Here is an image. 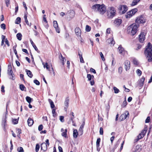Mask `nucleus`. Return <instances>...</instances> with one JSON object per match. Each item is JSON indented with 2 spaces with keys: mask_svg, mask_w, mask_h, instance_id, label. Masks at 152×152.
<instances>
[{
  "mask_svg": "<svg viewBox=\"0 0 152 152\" xmlns=\"http://www.w3.org/2000/svg\"><path fill=\"white\" fill-rule=\"evenodd\" d=\"M67 129H65L64 132L61 134V135L62 136L64 137H66L67 136Z\"/></svg>",
  "mask_w": 152,
  "mask_h": 152,
  "instance_id": "2f4dec72",
  "label": "nucleus"
},
{
  "mask_svg": "<svg viewBox=\"0 0 152 152\" xmlns=\"http://www.w3.org/2000/svg\"><path fill=\"white\" fill-rule=\"evenodd\" d=\"M53 25L54 27L55 28L56 31L58 33L60 32V30L58 27V25L57 21H53Z\"/></svg>",
  "mask_w": 152,
  "mask_h": 152,
  "instance_id": "f8f14e48",
  "label": "nucleus"
},
{
  "mask_svg": "<svg viewBox=\"0 0 152 152\" xmlns=\"http://www.w3.org/2000/svg\"><path fill=\"white\" fill-rule=\"evenodd\" d=\"M142 47V45H141L139 44L137 45V47L136 48V50H138L140 49Z\"/></svg>",
  "mask_w": 152,
  "mask_h": 152,
  "instance_id": "052dcab7",
  "label": "nucleus"
},
{
  "mask_svg": "<svg viewBox=\"0 0 152 152\" xmlns=\"http://www.w3.org/2000/svg\"><path fill=\"white\" fill-rule=\"evenodd\" d=\"M26 72L27 74L28 75V76H29L31 78L33 76V75L32 74L30 70L26 69Z\"/></svg>",
  "mask_w": 152,
  "mask_h": 152,
  "instance_id": "412c9836",
  "label": "nucleus"
},
{
  "mask_svg": "<svg viewBox=\"0 0 152 152\" xmlns=\"http://www.w3.org/2000/svg\"><path fill=\"white\" fill-rule=\"evenodd\" d=\"M140 146L137 145L136 146V150L134 151V152H139L140 151Z\"/></svg>",
  "mask_w": 152,
  "mask_h": 152,
  "instance_id": "58836bf2",
  "label": "nucleus"
},
{
  "mask_svg": "<svg viewBox=\"0 0 152 152\" xmlns=\"http://www.w3.org/2000/svg\"><path fill=\"white\" fill-rule=\"evenodd\" d=\"M139 2V0H133L131 4V5L132 6H134L136 5Z\"/></svg>",
  "mask_w": 152,
  "mask_h": 152,
  "instance_id": "c756f323",
  "label": "nucleus"
},
{
  "mask_svg": "<svg viewBox=\"0 0 152 152\" xmlns=\"http://www.w3.org/2000/svg\"><path fill=\"white\" fill-rule=\"evenodd\" d=\"M78 132L77 129H74L73 132V136L75 138H76L77 137Z\"/></svg>",
  "mask_w": 152,
  "mask_h": 152,
  "instance_id": "b1692460",
  "label": "nucleus"
},
{
  "mask_svg": "<svg viewBox=\"0 0 152 152\" xmlns=\"http://www.w3.org/2000/svg\"><path fill=\"white\" fill-rule=\"evenodd\" d=\"M144 135L143 134H142L141 133L139 134V135L137 136V138L135 140V142H137L140 139H141L142 138L144 137Z\"/></svg>",
  "mask_w": 152,
  "mask_h": 152,
  "instance_id": "a878e982",
  "label": "nucleus"
},
{
  "mask_svg": "<svg viewBox=\"0 0 152 152\" xmlns=\"http://www.w3.org/2000/svg\"><path fill=\"white\" fill-rule=\"evenodd\" d=\"M87 77L88 78V80H91L92 78L91 75L90 74H88L87 75Z\"/></svg>",
  "mask_w": 152,
  "mask_h": 152,
  "instance_id": "5fc2aeb1",
  "label": "nucleus"
},
{
  "mask_svg": "<svg viewBox=\"0 0 152 152\" xmlns=\"http://www.w3.org/2000/svg\"><path fill=\"white\" fill-rule=\"evenodd\" d=\"M22 35L20 33H18L16 35L17 39L19 40H21L22 39Z\"/></svg>",
  "mask_w": 152,
  "mask_h": 152,
  "instance_id": "c85d7f7f",
  "label": "nucleus"
},
{
  "mask_svg": "<svg viewBox=\"0 0 152 152\" xmlns=\"http://www.w3.org/2000/svg\"><path fill=\"white\" fill-rule=\"evenodd\" d=\"M127 104V102L126 101V99L123 102V104L122 105V107H125Z\"/></svg>",
  "mask_w": 152,
  "mask_h": 152,
  "instance_id": "a19ab883",
  "label": "nucleus"
},
{
  "mask_svg": "<svg viewBox=\"0 0 152 152\" xmlns=\"http://www.w3.org/2000/svg\"><path fill=\"white\" fill-rule=\"evenodd\" d=\"M41 149L44 151H46L47 149V146L45 143H42L41 145Z\"/></svg>",
  "mask_w": 152,
  "mask_h": 152,
  "instance_id": "a211bd4d",
  "label": "nucleus"
},
{
  "mask_svg": "<svg viewBox=\"0 0 152 152\" xmlns=\"http://www.w3.org/2000/svg\"><path fill=\"white\" fill-rule=\"evenodd\" d=\"M12 122L13 124H16L18 123V119H12Z\"/></svg>",
  "mask_w": 152,
  "mask_h": 152,
  "instance_id": "e433bc0d",
  "label": "nucleus"
},
{
  "mask_svg": "<svg viewBox=\"0 0 152 152\" xmlns=\"http://www.w3.org/2000/svg\"><path fill=\"white\" fill-rule=\"evenodd\" d=\"M6 6L7 7L9 6L10 4V0H5Z\"/></svg>",
  "mask_w": 152,
  "mask_h": 152,
  "instance_id": "13d9d810",
  "label": "nucleus"
},
{
  "mask_svg": "<svg viewBox=\"0 0 152 152\" xmlns=\"http://www.w3.org/2000/svg\"><path fill=\"white\" fill-rule=\"evenodd\" d=\"M107 16L109 18H113L115 15L116 11L113 7H110L108 8L107 10Z\"/></svg>",
  "mask_w": 152,
  "mask_h": 152,
  "instance_id": "20e7f679",
  "label": "nucleus"
},
{
  "mask_svg": "<svg viewBox=\"0 0 152 152\" xmlns=\"http://www.w3.org/2000/svg\"><path fill=\"white\" fill-rule=\"evenodd\" d=\"M145 78L144 77H142L139 81V85L140 87L142 86L144 84Z\"/></svg>",
  "mask_w": 152,
  "mask_h": 152,
  "instance_id": "6ab92c4d",
  "label": "nucleus"
},
{
  "mask_svg": "<svg viewBox=\"0 0 152 152\" xmlns=\"http://www.w3.org/2000/svg\"><path fill=\"white\" fill-rule=\"evenodd\" d=\"M49 102L50 105V107L52 109H53L55 107V105L53 101L50 99H49L48 100Z\"/></svg>",
  "mask_w": 152,
  "mask_h": 152,
  "instance_id": "393cba45",
  "label": "nucleus"
},
{
  "mask_svg": "<svg viewBox=\"0 0 152 152\" xmlns=\"http://www.w3.org/2000/svg\"><path fill=\"white\" fill-rule=\"evenodd\" d=\"M35 50L37 51L38 52H39V50H38V49L36 47V46L35 45H34L32 46Z\"/></svg>",
  "mask_w": 152,
  "mask_h": 152,
  "instance_id": "0e129e2a",
  "label": "nucleus"
},
{
  "mask_svg": "<svg viewBox=\"0 0 152 152\" xmlns=\"http://www.w3.org/2000/svg\"><path fill=\"white\" fill-rule=\"evenodd\" d=\"M27 122L28 126H31L33 124L34 121L31 118H29L27 120Z\"/></svg>",
  "mask_w": 152,
  "mask_h": 152,
  "instance_id": "aec40b11",
  "label": "nucleus"
},
{
  "mask_svg": "<svg viewBox=\"0 0 152 152\" xmlns=\"http://www.w3.org/2000/svg\"><path fill=\"white\" fill-rule=\"evenodd\" d=\"M133 64L134 65H137L138 64V63L137 62V61L136 59H133Z\"/></svg>",
  "mask_w": 152,
  "mask_h": 152,
  "instance_id": "6e6d98bb",
  "label": "nucleus"
},
{
  "mask_svg": "<svg viewBox=\"0 0 152 152\" xmlns=\"http://www.w3.org/2000/svg\"><path fill=\"white\" fill-rule=\"evenodd\" d=\"M17 151L19 152H23L24 150L22 147H19L18 148Z\"/></svg>",
  "mask_w": 152,
  "mask_h": 152,
  "instance_id": "79ce46f5",
  "label": "nucleus"
},
{
  "mask_svg": "<svg viewBox=\"0 0 152 152\" xmlns=\"http://www.w3.org/2000/svg\"><path fill=\"white\" fill-rule=\"evenodd\" d=\"M43 128V126L41 124L39 125L38 126V130L39 131H41L42 130Z\"/></svg>",
  "mask_w": 152,
  "mask_h": 152,
  "instance_id": "09e8293b",
  "label": "nucleus"
},
{
  "mask_svg": "<svg viewBox=\"0 0 152 152\" xmlns=\"http://www.w3.org/2000/svg\"><path fill=\"white\" fill-rule=\"evenodd\" d=\"M137 9L135 8L129 11L127 13L126 15H125L126 18H131L133 16V15H134L136 12H137Z\"/></svg>",
  "mask_w": 152,
  "mask_h": 152,
  "instance_id": "423d86ee",
  "label": "nucleus"
},
{
  "mask_svg": "<svg viewBox=\"0 0 152 152\" xmlns=\"http://www.w3.org/2000/svg\"><path fill=\"white\" fill-rule=\"evenodd\" d=\"M59 58L60 60H61L62 64L64 65V62L66 61V59H65L64 57H63L62 55L61 54L59 56Z\"/></svg>",
  "mask_w": 152,
  "mask_h": 152,
  "instance_id": "4be33fe9",
  "label": "nucleus"
},
{
  "mask_svg": "<svg viewBox=\"0 0 152 152\" xmlns=\"http://www.w3.org/2000/svg\"><path fill=\"white\" fill-rule=\"evenodd\" d=\"M147 130L146 129H144V130H143L141 133L142 134H143L144 135V136L145 135V133L146 132Z\"/></svg>",
  "mask_w": 152,
  "mask_h": 152,
  "instance_id": "4d7b16f0",
  "label": "nucleus"
},
{
  "mask_svg": "<svg viewBox=\"0 0 152 152\" xmlns=\"http://www.w3.org/2000/svg\"><path fill=\"white\" fill-rule=\"evenodd\" d=\"M91 29V27L87 25L86 27V31H89Z\"/></svg>",
  "mask_w": 152,
  "mask_h": 152,
  "instance_id": "4c0bfd02",
  "label": "nucleus"
},
{
  "mask_svg": "<svg viewBox=\"0 0 152 152\" xmlns=\"http://www.w3.org/2000/svg\"><path fill=\"white\" fill-rule=\"evenodd\" d=\"M138 26L133 23L129 26L127 28V33L131 35H134L137 32Z\"/></svg>",
  "mask_w": 152,
  "mask_h": 152,
  "instance_id": "7ed1b4c3",
  "label": "nucleus"
},
{
  "mask_svg": "<svg viewBox=\"0 0 152 152\" xmlns=\"http://www.w3.org/2000/svg\"><path fill=\"white\" fill-rule=\"evenodd\" d=\"M34 82L37 85H39L40 84L39 82L37 80H34Z\"/></svg>",
  "mask_w": 152,
  "mask_h": 152,
  "instance_id": "49530a36",
  "label": "nucleus"
},
{
  "mask_svg": "<svg viewBox=\"0 0 152 152\" xmlns=\"http://www.w3.org/2000/svg\"><path fill=\"white\" fill-rule=\"evenodd\" d=\"M100 56L102 60L103 61H104V56L102 52H101L100 53Z\"/></svg>",
  "mask_w": 152,
  "mask_h": 152,
  "instance_id": "603ef678",
  "label": "nucleus"
},
{
  "mask_svg": "<svg viewBox=\"0 0 152 152\" xmlns=\"http://www.w3.org/2000/svg\"><path fill=\"white\" fill-rule=\"evenodd\" d=\"M4 86H2L1 87V91L2 92H5V91L4 90Z\"/></svg>",
  "mask_w": 152,
  "mask_h": 152,
  "instance_id": "69168bd1",
  "label": "nucleus"
},
{
  "mask_svg": "<svg viewBox=\"0 0 152 152\" xmlns=\"http://www.w3.org/2000/svg\"><path fill=\"white\" fill-rule=\"evenodd\" d=\"M8 74L11 76L10 77V78L12 80H14L15 78L14 77V74H13V71L11 65H9L8 66Z\"/></svg>",
  "mask_w": 152,
  "mask_h": 152,
  "instance_id": "6e6552de",
  "label": "nucleus"
},
{
  "mask_svg": "<svg viewBox=\"0 0 152 152\" xmlns=\"http://www.w3.org/2000/svg\"><path fill=\"white\" fill-rule=\"evenodd\" d=\"M58 148L60 152H63L62 148L61 146H59Z\"/></svg>",
  "mask_w": 152,
  "mask_h": 152,
  "instance_id": "774afa93",
  "label": "nucleus"
},
{
  "mask_svg": "<svg viewBox=\"0 0 152 152\" xmlns=\"http://www.w3.org/2000/svg\"><path fill=\"white\" fill-rule=\"evenodd\" d=\"M40 146L38 144H37L36 146L35 151L36 152H37Z\"/></svg>",
  "mask_w": 152,
  "mask_h": 152,
  "instance_id": "37998d69",
  "label": "nucleus"
},
{
  "mask_svg": "<svg viewBox=\"0 0 152 152\" xmlns=\"http://www.w3.org/2000/svg\"><path fill=\"white\" fill-rule=\"evenodd\" d=\"M119 13L120 14H124L128 10V7L126 5H120L118 8Z\"/></svg>",
  "mask_w": 152,
  "mask_h": 152,
  "instance_id": "39448f33",
  "label": "nucleus"
},
{
  "mask_svg": "<svg viewBox=\"0 0 152 152\" xmlns=\"http://www.w3.org/2000/svg\"><path fill=\"white\" fill-rule=\"evenodd\" d=\"M68 12H69L68 16L70 18H72L74 17L75 15L74 11L72 10H70Z\"/></svg>",
  "mask_w": 152,
  "mask_h": 152,
  "instance_id": "f3484780",
  "label": "nucleus"
},
{
  "mask_svg": "<svg viewBox=\"0 0 152 152\" xmlns=\"http://www.w3.org/2000/svg\"><path fill=\"white\" fill-rule=\"evenodd\" d=\"M150 121V118L149 117H148L146 119L145 122V123H149Z\"/></svg>",
  "mask_w": 152,
  "mask_h": 152,
  "instance_id": "680f3d73",
  "label": "nucleus"
},
{
  "mask_svg": "<svg viewBox=\"0 0 152 152\" xmlns=\"http://www.w3.org/2000/svg\"><path fill=\"white\" fill-rule=\"evenodd\" d=\"M90 71L91 72L94 73H96V72L94 69L93 68H91L90 69Z\"/></svg>",
  "mask_w": 152,
  "mask_h": 152,
  "instance_id": "e2e57ef3",
  "label": "nucleus"
},
{
  "mask_svg": "<svg viewBox=\"0 0 152 152\" xmlns=\"http://www.w3.org/2000/svg\"><path fill=\"white\" fill-rule=\"evenodd\" d=\"M107 42H109L110 44L114 45L115 44V41L113 40V38H109L107 39Z\"/></svg>",
  "mask_w": 152,
  "mask_h": 152,
  "instance_id": "bb28decb",
  "label": "nucleus"
},
{
  "mask_svg": "<svg viewBox=\"0 0 152 152\" xmlns=\"http://www.w3.org/2000/svg\"><path fill=\"white\" fill-rule=\"evenodd\" d=\"M120 141V140H118L117 141L116 143L114 145L113 147V151H114L115 149L118 147L119 145Z\"/></svg>",
  "mask_w": 152,
  "mask_h": 152,
  "instance_id": "5701e85b",
  "label": "nucleus"
},
{
  "mask_svg": "<svg viewBox=\"0 0 152 152\" xmlns=\"http://www.w3.org/2000/svg\"><path fill=\"white\" fill-rule=\"evenodd\" d=\"M21 18L19 17H18L15 20V23L17 24H19L20 22Z\"/></svg>",
  "mask_w": 152,
  "mask_h": 152,
  "instance_id": "473e14b6",
  "label": "nucleus"
},
{
  "mask_svg": "<svg viewBox=\"0 0 152 152\" xmlns=\"http://www.w3.org/2000/svg\"><path fill=\"white\" fill-rule=\"evenodd\" d=\"M32 98L28 96H27L26 97V101L29 104H30L32 100Z\"/></svg>",
  "mask_w": 152,
  "mask_h": 152,
  "instance_id": "7c9ffc66",
  "label": "nucleus"
},
{
  "mask_svg": "<svg viewBox=\"0 0 152 152\" xmlns=\"http://www.w3.org/2000/svg\"><path fill=\"white\" fill-rule=\"evenodd\" d=\"M100 138H98L97 139L96 142V145L99 146V143L100 142Z\"/></svg>",
  "mask_w": 152,
  "mask_h": 152,
  "instance_id": "c03bdc74",
  "label": "nucleus"
},
{
  "mask_svg": "<svg viewBox=\"0 0 152 152\" xmlns=\"http://www.w3.org/2000/svg\"><path fill=\"white\" fill-rule=\"evenodd\" d=\"M124 68L126 71L128 70L130 68V62L128 60H126L124 63Z\"/></svg>",
  "mask_w": 152,
  "mask_h": 152,
  "instance_id": "9d476101",
  "label": "nucleus"
},
{
  "mask_svg": "<svg viewBox=\"0 0 152 152\" xmlns=\"http://www.w3.org/2000/svg\"><path fill=\"white\" fill-rule=\"evenodd\" d=\"M1 27L4 30L6 29V26L4 23L1 24Z\"/></svg>",
  "mask_w": 152,
  "mask_h": 152,
  "instance_id": "de8ad7c7",
  "label": "nucleus"
},
{
  "mask_svg": "<svg viewBox=\"0 0 152 152\" xmlns=\"http://www.w3.org/2000/svg\"><path fill=\"white\" fill-rule=\"evenodd\" d=\"M5 42L8 46H10V44L9 43V41L7 39H5Z\"/></svg>",
  "mask_w": 152,
  "mask_h": 152,
  "instance_id": "338daca9",
  "label": "nucleus"
},
{
  "mask_svg": "<svg viewBox=\"0 0 152 152\" xmlns=\"http://www.w3.org/2000/svg\"><path fill=\"white\" fill-rule=\"evenodd\" d=\"M24 18L25 21V22L27 24V25L28 26H30L31 25V23H29L28 21V20H27V16L26 14L24 16Z\"/></svg>",
  "mask_w": 152,
  "mask_h": 152,
  "instance_id": "cd10ccee",
  "label": "nucleus"
},
{
  "mask_svg": "<svg viewBox=\"0 0 152 152\" xmlns=\"http://www.w3.org/2000/svg\"><path fill=\"white\" fill-rule=\"evenodd\" d=\"M136 73L137 75L139 76H140L142 74V72L139 69H137L136 70Z\"/></svg>",
  "mask_w": 152,
  "mask_h": 152,
  "instance_id": "ea45409f",
  "label": "nucleus"
},
{
  "mask_svg": "<svg viewBox=\"0 0 152 152\" xmlns=\"http://www.w3.org/2000/svg\"><path fill=\"white\" fill-rule=\"evenodd\" d=\"M146 56L149 62L152 61V46L150 43L149 42L146 47L145 51Z\"/></svg>",
  "mask_w": 152,
  "mask_h": 152,
  "instance_id": "f257e3e1",
  "label": "nucleus"
},
{
  "mask_svg": "<svg viewBox=\"0 0 152 152\" xmlns=\"http://www.w3.org/2000/svg\"><path fill=\"white\" fill-rule=\"evenodd\" d=\"M52 113L53 114V116L54 117H55L56 115V110L55 109H53L52 111Z\"/></svg>",
  "mask_w": 152,
  "mask_h": 152,
  "instance_id": "a18cd8bd",
  "label": "nucleus"
},
{
  "mask_svg": "<svg viewBox=\"0 0 152 152\" xmlns=\"http://www.w3.org/2000/svg\"><path fill=\"white\" fill-rule=\"evenodd\" d=\"M113 89L114 91V93L115 94L118 93L120 91L119 90L115 87H114Z\"/></svg>",
  "mask_w": 152,
  "mask_h": 152,
  "instance_id": "f704fd0d",
  "label": "nucleus"
},
{
  "mask_svg": "<svg viewBox=\"0 0 152 152\" xmlns=\"http://www.w3.org/2000/svg\"><path fill=\"white\" fill-rule=\"evenodd\" d=\"M118 49L119 51V53L122 55H124L125 53V51L124 50V48L122 47L121 45H119Z\"/></svg>",
  "mask_w": 152,
  "mask_h": 152,
  "instance_id": "4468645a",
  "label": "nucleus"
},
{
  "mask_svg": "<svg viewBox=\"0 0 152 152\" xmlns=\"http://www.w3.org/2000/svg\"><path fill=\"white\" fill-rule=\"evenodd\" d=\"M122 20L121 19H116L114 21L115 25L117 26H119L122 23Z\"/></svg>",
  "mask_w": 152,
  "mask_h": 152,
  "instance_id": "2eb2a0df",
  "label": "nucleus"
},
{
  "mask_svg": "<svg viewBox=\"0 0 152 152\" xmlns=\"http://www.w3.org/2000/svg\"><path fill=\"white\" fill-rule=\"evenodd\" d=\"M43 64L44 65V68H45V67H46L48 70L50 71V67L49 65H48L47 63H46L45 64H44V63H43Z\"/></svg>",
  "mask_w": 152,
  "mask_h": 152,
  "instance_id": "72a5a7b5",
  "label": "nucleus"
},
{
  "mask_svg": "<svg viewBox=\"0 0 152 152\" xmlns=\"http://www.w3.org/2000/svg\"><path fill=\"white\" fill-rule=\"evenodd\" d=\"M129 115L128 111H126L124 114H122L120 117V119L121 120L125 119L127 117V116Z\"/></svg>",
  "mask_w": 152,
  "mask_h": 152,
  "instance_id": "ddd939ff",
  "label": "nucleus"
},
{
  "mask_svg": "<svg viewBox=\"0 0 152 152\" xmlns=\"http://www.w3.org/2000/svg\"><path fill=\"white\" fill-rule=\"evenodd\" d=\"M79 132L80 135H82L83 134V129L80 128L79 129Z\"/></svg>",
  "mask_w": 152,
  "mask_h": 152,
  "instance_id": "8fccbe9b",
  "label": "nucleus"
},
{
  "mask_svg": "<svg viewBox=\"0 0 152 152\" xmlns=\"http://www.w3.org/2000/svg\"><path fill=\"white\" fill-rule=\"evenodd\" d=\"M145 22V19L142 15H141L137 17L135 20L136 23L139 24L140 23H143Z\"/></svg>",
  "mask_w": 152,
  "mask_h": 152,
  "instance_id": "0eeeda50",
  "label": "nucleus"
},
{
  "mask_svg": "<svg viewBox=\"0 0 152 152\" xmlns=\"http://www.w3.org/2000/svg\"><path fill=\"white\" fill-rule=\"evenodd\" d=\"M60 120L61 122H63L64 121V117L63 116H61L60 117Z\"/></svg>",
  "mask_w": 152,
  "mask_h": 152,
  "instance_id": "bf43d9fd",
  "label": "nucleus"
},
{
  "mask_svg": "<svg viewBox=\"0 0 152 152\" xmlns=\"http://www.w3.org/2000/svg\"><path fill=\"white\" fill-rule=\"evenodd\" d=\"M146 33L144 32H141L140 34L139 35V40L140 42L142 43L144 41L145 38Z\"/></svg>",
  "mask_w": 152,
  "mask_h": 152,
  "instance_id": "1a4fd4ad",
  "label": "nucleus"
},
{
  "mask_svg": "<svg viewBox=\"0 0 152 152\" xmlns=\"http://www.w3.org/2000/svg\"><path fill=\"white\" fill-rule=\"evenodd\" d=\"M76 34L78 37H80L81 34V31L79 27H76L75 29Z\"/></svg>",
  "mask_w": 152,
  "mask_h": 152,
  "instance_id": "dca6fc26",
  "label": "nucleus"
},
{
  "mask_svg": "<svg viewBox=\"0 0 152 152\" xmlns=\"http://www.w3.org/2000/svg\"><path fill=\"white\" fill-rule=\"evenodd\" d=\"M100 134L101 135H103V129L102 127H100L99 130Z\"/></svg>",
  "mask_w": 152,
  "mask_h": 152,
  "instance_id": "3c124183",
  "label": "nucleus"
},
{
  "mask_svg": "<svg viewBox=\"0 0 152 152\" xmlns=\"http://www.w3.org/2000/svg\"><path fill=\"white\" fill-rule=\"evenodd\" d=\"M20 88L22 91H23L24 90V89L26 88L25 87L23 84H20Z\"/></svg>",
  "mask_w": 152,
  "mask_h": 152,
  "instance_id": "c9c22d12",
  "label": "nucleus"
},
{
  "mask_svg": "<svg viewBox=\"0 0 152 152\" xmlns=\"http://www.w3.org/2000/svg\"><path fill=\"white\" fill-rule=\"evenodd\" d=\"M92 9L95 11H98L100 13L103 14L106 11V7L104 4L100 5L96 4L92 6Z\"/></svg>",
  "mask_w": 152,
  "mask_h": 152,
  "instance_id": "f03ea898",
  "label": "nucleus"
},
{
  "mask_svg": "<svg viewBox=\"0 0 152 152\" xmlns=\"http://www.w3.org/2000/svg\"><path fill=\"white\" fill-rule=\"evenodd\" d=\"M69 99L68 97H67L66 98L64 102V109L66 111L67 108L69 106Z\"/></svg>",
  "mask_w": 152,
  "mask_h": 152,
  "instance_id": "9b49d317",
  "label": "nucleus"
},
{
  "mask_svg": "<svg viewBox=\"0 0 152 152\" xmlns=\"http://www.w3.org/2000/svg\"><path fill=\"white\" fill-rule=\"evenodd\" d=\"M122 71V68L121 67H120L118 68V73L121 74Z\"/></svg>",
  "mask_w": 152,
  "mask_h": 152,
  "instance_id": "864d4df0",
  "label": "nucleus"
}]
</instances>
